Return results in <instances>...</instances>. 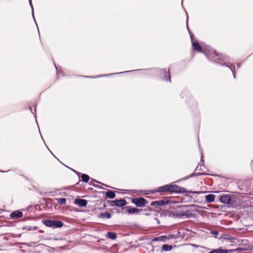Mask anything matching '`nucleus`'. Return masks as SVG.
<instances>
[{"mask_svg": "<svg viewBox=\"0 0 253 253\" xmlns=\"http://www.w3.org/2000/svg\"><path fill=\"white\" fill-rule=\"evenodd\" d=\"M204 54L209 60L214 62L218 63V61H223L226 59V56L218 54L210 46L204 49Z\"/></svg>", "mask_w": 253, "mask_h": 253, "instance_id": "obj_1", "label": "nucleus"}, {"mask_svg": "<svg viewBox=\"0 0 253 253\" xmlns=\"http://www.w3.org/2000/svg\"><path fill=\"white\" fill-rule=\"evenodd\" d=\"M43 223L46 226L52 228L53 229L60 228L63 225L62 222L58 220L45 219L43 221Z\"/></svg>", "mask_w": 253, "mask_h": 253, "instance_id": "obj_2", "label": "nucleus"}, {"mask_svg": "<svg viewBox=\"0 0 253 253\" xmlns=\"http://www.w3.org/2000/svg\"><path fill=\"white\" fill-rule=\"evenodd\" d=\"M131 202L137 207H144L147 203V200L142 197L133 198L132 199Z\"/></svg>", "mask_w": 253, "mask_h": 253, "instance_id": "obj_3", "label": "nucleus"}, {"mask_svg": "<svg viewBox=\"0 0 253 253\" xmlns=\"http://www.w3.org/2000/svg\"><path fill=\"white\" fill-rule=\"evenodd\" d=\"M190 37L192 43V46L194 49L197 50L198 52L204 53V49H203L202 47L200 45L199 43L197 41H194L193 35H191ZM207 47H204V49L206 48Z\"/></svg>", "mask_w": 253, "mask_h": 253, "instance_id": "obj_4", "label": "nucleus"}, {"mask_svg": "<svg viewBox=\"0 0 253 253\" xmlns=\"http://www.w3.org/2000/svg\"><path fill=\"white\" fill-rule=\"evenodd\" d=\"M220 201L222 203L229 205L233 204L234 203L233 198L228 195L221 196L220 198Z\"/></svg>", "mask_w": 253, "mask_h": 253, "instance_id": "obj_5", "label": "nucleus"}, {"mask_svg": "<svg viewBox=\"0 0 253 253\" xmlns=\"http://www.w3.org/2000/svg\"><path fill=\"white\" fill-rule=\"evenodd\" d=\"M169 185V192L174 193H183L185 191L184 188L180 187L176 185Z\"/></svg>", "mask_w": 253, "mask_h": 253, "instance_id": "obj_6", "label": "nucleus"}, {"mask_svg": "<svg viewBox=\"0 0 253 253\" xmlns=\"http://www.w3.org/2000/svg\"><path fill=\"white\" fill-rule=\"evenodd\" d=\"M126 202L124 199H120L118 200L112 201L110 203L111 206L121 207L125 206Z\"/></svg>", "mask_w": 253, "mask_h": 253, "instance_id": "obj_7", "label": "nucleus"}, {"mask_svg": "<svg viewBox=\"0 0 253 253\" xmlns=\"http://www.w3.org/2000/svg\"><path fill=\"white\" fill-rule=\"evenodd\" d=\"M74 203L77 205H79L80 207H84L87 205V201L84 199H76Z\"/></svg>", "mask_w": 253, "mask_h": 253, "instance_id": "obj_8", "label": "nucleus"}, {"mask_svg": "<svg viewBox=\"0 0 253 253\" xmlns=\"http://www.w3.org/2000/svg\"><path fill=\"white\" fill-rule=\"evenodd\" d=\"M23 213L19 211H15L10 214V217L12 219H16L22 217Z\"/></svg>", "mask_w": 253, "mask_h": 253, "instance_id": "obj_9", "label": "nucleus"}, {"mask_svg": "<svg viewBox=\"0 0 253 253\" xmlns=\"http://www.w3.org/2000/svg\"><path fill=\"white\" fill-rule=\"evenodd\" d=\"M168 203V201L165 200H160L157 201L152 202L151 203L152 206H157L158 207L166 205Z\"/></svg>", "mask_w": 253, "mask_h": 253, "instance_id": "obj_10", "label": "nucleus"}, {"mask_svg": "<svg viewBox=\"0 0 253 253\" xmlns=\"http://www.w3.org/2000/svg\"><path fill=\"white\" fill-rule=\"evenodd\" d=\"M157 192H169V185H166L158 188Z\"/></svg>", "mask_w": 253, "mask_h": 253, "instance_id": "obj_11", "label": "nucleus"}, {"mask_svg": "<svg viewBox=\"0 0 253 253\" xmlns=\"http://www.w3.org/2000/svg\"><path fill=\"white\" fill-rule=\"evenodd\" d=\"M215 195L212 194H209L206 196L205 199L207 203H211L214 201Z\"/></svg>", "mask_w": 253, "mask_h": 253, "instance_id": "obj_12", "label": "nucleus"}, {"mask_svg": "<svg viewBox=\"0 0 253 253\" xmlns=\"http://www.w3.org/2000/svg\"><path fill=\"white\" fill-rule=\"evenodd\" d=\"M141 210L135 208H128L127 212L129 214L137 213Z\"/></svg>", "mask_w": 253, "mask_h": 253, "instance_id": "obj_13", "label": "nucleus"}, {"mask_svg": "<svg viewBox=\"0 0 253 253\" xmlns=\"http://www.w3.org/2000/svg\"><path fill=\"white\" fill-rule=\"evenodd\" d=\"M221 65L223 66H226V67H228L230 70L232 72L233 77L234 78H235V66L234 65H231V66H229L228 64H225V63H221Z\"/></svg>", "mask_w": 253, "mask_h": 253, "instance_id": "obj_14", "label": "nucleus"}, {"mask_svg": "<svg viewBox=\"0 0 253 253\" xmlns=\"http://www.w3.org/2000/svg\"><path fill=\"white\" fill-rule=\"evenodd\" d=\"M105 195L110 199H113L115 197L116 195L114 191H108L106 192Z\"/></svg>", "mask_w": 253, "mask_h": 253, "instance_id": "obj_15", "label": "nucleus"}, {"mask_svg": "<svg viewBox=\"0 0 253 253\" xmlns=\"http://www.w3.org/2000/svg\"><path fill=\"white\" fill-rule=\"evenodd\" d=\"M227 251L226 250H223L221 249L213 250L209 253H227Z\"/></svg>", "mask_w": 253, "mask_h": 253, "instance_id": "obj_16", "label": "nucleus"}, {"mask_svg": "<svg viewBox=\"0 0 253 253\" xmlns=\"http://www.w3.org/2000/svg\"><path fill=\"white\" fill-rule=\"evenodd\" d=\"M166 240V236H161L158 237H155L153 241H163L165 242Z\"/></svg>", "mask_w": 253, "mask_h": 253, "instance_id": "obj_17", "label": "nucleus"}, {"mask_svg": "<svg viewBox=\"0 0 253 253\" xmlns=\"http://www.w3.org/2000/svg\"><path fill=\"white\" fill-rule=\"evenodd\" d=\"M107 237L111 239L114 240L117 238V235L115 233L109 232L107 233Z\"/></svg>", "mask_w": 253, "mask_h": 253, "instance_id": "obj_18", "label": "nucleus"}, {"mask_svg": "<svg viewBox=\"0 0 253 253\" xmlns=\"http://www.w3.org/2000/svg\"><path fill=\"white\" fill-rule=\"evenodd\" d=\"M100 217L106 218L109 219L111 217V214L108 212L102 213L101 214H100Z\"/></svg>", "mask_w": 253, "mask_h": 253, "instance_id": "obj_19", "label": "nucleus"}, {"mask_svg": "<svg viewBox=\"0 0 253 253\" xmlns=\"http://www.w3.org/2000/svg\"><path fill=\"white\" fill-rule=\"evenodd\" d=\"M172 247L171 245L164 244L162 246V249L165 251H169L172 249Z\"/></svg>", "mask_w": 253, "mask_h": 253, "instance_id": "obj_20", "label": "nucleus"}, {"mask_svg": "<svg viewBox=\"0 0 253 253\" xmlns=\"http://www.w3.org/2000/svg\"><path fill=\"white\" fill-rule=\"evenodd\" d=\"M82 180L84 182H87L89 180V176L86 174H82L81 175Z\"/></svg>", "mask_w": 253, "mask_h": 253, "instance_id": "obj_21", "label": "nucleus"}, {"mask_svg": "<svg viewBox=\"0 0 253 253\" xmlns=\"http://www.w3.org/2000/svg\"><path fill=\"white\" fill-rule=\"evenodd\" d=\"M57 200L58 203L60 205L65 204L66 202V199L65 198H59V199H57Z\"/></svg>", "mask_w": 253, "mask_h": 253, "instance_id": "obj_22", "label": "nucleus"}, {"mask_svg": "<svg viewBox=\"0 0 253 253\" xmlns=\"http://www.w3.org/2000/svg\"><path fill=\"white\" fill-rule=\"evenodd\" d=\"M185 215H186V214L185 213H176L175 214H174V216L176 217H182Z\"/></svg>", "mask_w": 253, "mask_h": 253, "instance_id": "obj_23", "label": "nucleus"}, {"mask_svg": "<svg viewBox=\"0 0 253 253\" xmlns=\"http://www.w3.org/2000/svg\"><path fill=\"white\" fill-rule=\"evenodd\" d=\"M166 240H169L175 238V236L173 234H169L168 236H166Z\"/></svg>", "mask_w": 253, "mask_h": 253, "instance_id": "obj_24", "label": "nucleus"}, {"mask_svg": "<svg viewBox=\"0 0 253 253\" xmlns=\"http://www.w3.org/2000/svg\"><path fill=\"white\" fill-rule=\"evenodd\" d=\"M125 73V72H120V73H115V74H109L105 75H101L99 76H97L96 77H103V76H109L113 75L114 74H122V73Z\"/></svg>", "mask_w": 253, "mask_h": 253, "instance_id": "obj_25", "label": "nucleus"}, {"mask_svg": "<svg viewBox=\"0 0 253 253\" xmlns=\"http://www.w3.org/2000/svg\"><path fill=\"white\" fill-rule=\"evenodd\" d=\"M27 229L29 230H36L38 229V227L36 226H29Z\"/></svg>", "mask_w": 253, "mask_h": 253, "instance_id": "obj_26", "label": "nucleus"}, {"mask_svg": "<svg viewBox=\"0 0 253 253\" xmlns=\"http://www.w3.org/2000/svg\"><path fill=\"white\" fill-rule=\"evenodd\" d=\"M93 182H97V183H98L97 181L92 179L91 180V181L90 182V184L93 185V186H96V185H94V184L93 183Z\"/></svg>", "mask_w": 253, "mask_h": 253, "instance_id": "obj_27", "label": "nucleus"}, {"mask_svg": "<svg viewBox=\"0 0 253 253\" xmlns=\"http://www.w3.org/2000/svg\"><path fill=\"white\" fill-rule=\"evenodd\" d=\"M195 175H196V173H192V174H191V175H189V176H187L186 178H184V179H188V178H190V177H191L194 176H195Z\"/></svg>", "mask_w": 253, "mask_h": 253, "instance_id": "obj_28", "label": "nucleus"}, {"mask_svg": "<svg viewBox=\"0 0 253 253\" xmlns=\"http://www.w3.org/2000/svg\"><path fill=\"white\" fill-rule=\"evenodd\" d=\"M211 233L214 236H217L218 234V232L216 231H212L211 232Z\"/></svg>", "mask_w": 253, "mask_h": 253, "instance_id": "obj_29", "label": "nucleus"}, {"mask_svg": "<svg viewBox=\"0 0 253 253\" xmlns=\"http://www.w3.org/2000/svg\"><path fill=\"white\" fill-rule=\"evenodd\" d=\"M165 80L166 81H170V77L169 76V73H168V77L167 78V76H166Z\"/></svg>", "mask_w": 253, "mask_h": 253, "instance_id": "obj_30", "label": "nucleus"}, {"mask_svg": "<svg viewBox=\"0 0 253 253\" xmlns=\"http://www.w3.org/2000/svg\"><path fill=\"white\" fill-rule=\"evenodd\" d=\"M29 3L32 7V12H33V17L34 18V10H33V6H32V0H29Z\"/></svg>", "mask_w": 253, "mask_h": 253, "instance_id": "obj_31", "label": "nucleus"}, {"mask_svg": "<svg viewBox=\"0 0 253 253\" xmlns=\"http://www.w3.org/2000/svg\"><path fill=\"white\" fill-rule=\"evenodd\" d=\"M56 68L57 69V75L58 76H59L60 74L62 73V71L60 70H58L56 67Z\"/></svg>", "mask_w": 253, "mask_h": 253, "instance_id": "obj_32", "label": "nucleus"}, {"mask_svg": "<svg viewBox=\"0 0 253 253\" xmlns=\"http://www.w3.org/2000/svg\"><path fill=\"white\" fill-rule=\"evenodd\" d=\"M190 192L194 193V194H200L201 193L200 192H198V191H190Z\"/></svg>", "mask_w": 253, "mask_h": 253, "instance_id": "obj_33", "label": "nucleus"}, {"mask_svg": "<svg viewBox=\"0 0 253 253\" xmlns=\"http://www.w3.org/2000/svg\"><path fill=\"white\" fill-rule=\"evenodd\" d=\"M228 239L230 240V242H233V243L234 242V241H233V240H234V238L230 237V238H229Z\"/></svg>", "mask_w": 253, "mask_h": 253, "instance_id": "obj_34", "label": "nucleus"}, {"mask_svg": "<svg viewBox=\"0 0 253 253\" xmlns=\"http://www.w3.org/2000/svg\"><path fill=\"white\" fill-rule=\"evenodd\" d=\"M237 66L238 68H239L241 67V64L238 63L237 64Z\"/></svg>", "mask_w": 253, "mask_h": 253, "instance_id": "obj_35", "label": "nucleus"}, {"mask_svg": "<svg viewBox=\"0 0 253 253\" xmlns=\"http://www.w3.org/2000/svg\"><path fill=\"white\" fill-rule=\"evenodd\" d=\"M164 74H167L166 70H161Z\"/></svg>", "mask_w": 253, "mask_h": 253, "instance_id": "obj_36", "label": "nucleus"}, {"mask_svg": "<svg viewBox=\"0 0 253 253\" xmlns=\"http://www.w3.org/2000/svg\"><path fill=\"white\" fill-rule=\"evenodd\" d=\"M39 232H40V233H43V230H39Z\"/></svg>", "mask_w": 253, "mask_h": 253, "instance_id": "obj_37", "label": "nucleus"}, {"mask_svg": "<svg viewBox=\"0 0 253 253\" xmlns=\"http://www.w3.org/2000/svg\"><path fill=\"white\" fill-rule=\"evenodd\" d=\"M193 246L194 247H198L197 245H195V244L193 245Z\"/></svg>", "mask_w": 253, "mask_h": 253, "instance_id": "obj_38", "label": "nucleus"}, {"mask_svg": "<svg viewBox=\"0 0 253 253\" xmlns=\"http://www.w3.org/2000/svg\"><path fill=\"white\" fill-rule=\"evenodd\" d=\"M85 77H86V78H92V77H90V76H86Z\"/></svg>", "mask_w": 253, "mask_h": 253, "instance_id": "obj_39", "label": "nucleus"}]
</instances>
